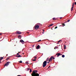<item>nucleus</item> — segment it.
<instances>
[{
	"label": "nucleus",
	"instance_id": "nucleus-17",
	"mask_svg": "<svg viewBox=\"0 0 76 76\" xmlns=\"http://www.w3.org/2000/svg\"><path fill=\"white\" fill-rule=\"evenodd\" d=\"M48 60H49V58H48L46 60V61H48Z\"/></svg>",
	"mask_w": 76,
	"mask_h": 76
},
{
	"label": "nucleus",
	"instance_id": "nucleus-45",
	"mask_svg": "<svg viewBox=\"0 0 76 76\" xmlns=\"http://www.w3.org/2000/svg\"><path fill=\"white\" fill-rule=\"evenodd\" d=\"M49 67H50V66H49Z\"/></svg>",
	"mask_w": 76,
	"mask_h": 76
},
{
	"label": "nucleus",
	"instance_id": "nucleus-36",
	"mask_svg": "<svg viewBox=\"0 0 76 76\" xmlns=\"http://www.w3.org/2000/svg\"><path fill=\"white\" fill-rule=\"evenodd\" d=\"M34 58L36 59V58H37V57H34Z\"/></svg>",
	"mask_w": 76,
	"mask_h": 76
},
{
	"label": "nucleus",
	"instance_id": "nucleus-18",
	"mask_svg": "<svg viewBox=\"0 0 76 76\" xmlns=\"http://www.w3.org/2000/svg\"><path fill=\"white\" fill-rule=\"evenodd\" d=\"M53 25H54L53 24H50V25L49 26H53Z\"/></svg>",
	"mask_w": 76,
	"mask_h": 76
},
{
	"label": "nucleus",
	"instance_id": "nucleus-28",
	"mask_svg": "<svg viewBox=\"0 0 76 76\" xmlns=\"http://www.w3.org/2000/svg\"><path fill=\"white\" fill-rule=\"evenodd\" d=\"M41 41V40H39V41H37V42H40V41Z\"/></svg>",
	"mask_w": 76,
	"mask_h": 76
},
{
	"label": "nucleus",
	"instance_id": "nucleus-34",
	"mask_svg": "<svg viewBox=\"0 0 76 76\" xmlns=\"http://www.w3.org/2000/svg\"><path fill=\"white\" fill-rule=\"evenodd\" d=\"M75 5H76V2H75Z\"/></svg>",
	"mask_w": 76,
	"mask_h": 76
},
{
	"label": "nucleus",
	"instance_id": "nucleus-42",
	"mask_svg": "<svg viewBox=\"0 0 76 76\" xmlns=\"http://www.w3.org/2000/svg\"><path fill=\"white\" fill-rule=\"evenodd\" d=\"M65 22V23H66V22H67V21H66V22Z\"/></svg>",
	"mask_w": 76,
	"mask_h": 76
},
{
	"label": "nucleus",
	"instance_id": "nucleus-49",
	"mask_svg": "<svg viewBox=\"0 0 76 76\" xmlns=\"http://www.w3.org/2000/svg\"><path fill=\"white\" fill-rule=\"evenodd\" d=\"M49 67H48V69H49Z\"/></svg>",
	"mask_w": 76,
	"mask_h": 76
},
{
	"label": "nucleus",
	"instance_id": "nucleus-23",
	"mask_svg": "<svg viewBox=\"0 0 76 76\" xmlns=\"http://www.w3.org/2000/svg\"><path fill=\"white\" fill-rule=\"evenodd\" d=\"M30 72H32V69H30Z\"/></svg>",
	"mask_w": 76,
	"mask_h": 76
},
{
	"label": "nucleus",
	"instance_id": "nucleus-19",
	"mask_svg": "<svg viewBox=\"0 0 76 76\" xmlns=\"http://www.w3.org/2000/svg\"><path fill=\"white\" fill-rule=\"evenodd\" d=\"M2 59H3V57H2L0 59V60H2Z\"/></svg>",
	"mask_w": 76,
	"mask_h": 76
},
{
	"label": "nucleus",
	"instance_id": "nucleus-6",
	"mask_svg": "<svg viewBox=\"0 0 76 76\" xmlns=\"http://www.w3.org/2000/svg\"><path fill=\"white\" fill-rule=\"evenodd\" d=\"M53 56H51L49 60V61H52V60H53Z\"/></svg>",
	"mask_w": 76,
	"mask_h": 76
},
{
	"label": "nucleus",
	"instance_id": "nucleus-43",
	"mask_svg": "<svg viewBox=\"0 0 76 76\" xmlns=\"http://www.w3.org/2000/svg\"><path fill=\"white\" fill-rule=\"evenodd\" d=\"M18 53H20V52H18Z\"/></svg>",
	"mask_w": 76,
	"mask_h": 76
},
{
	"label": "nucleus",
	"instance_id": "nucleus-47",
	"mask_svg": "<svg viewBox=\"0 0 76 76\" xmlns=\"http://www.w3.org/2000/svg\"><path fill=\"white\" fill-rule=\"evenodd\" d=\"M32 64V63H31V64Z\"/></svg>",
	"mask_w": 76,
	"mask_h": 76
},
{
	"label": "nucleus",
	"instance_id": "nucleus-41",
	"mask_svg": "<svg viewBox=\"0 0 76 76\" xmlns=\"http://www.w3.org/2000/svg\"><path fill=\"white\" fill-rule=\"evenodd\" d=\"M59 26H61V25Z\"/></svg>",
	"mask_w": 76,
	"mask_h": 76
},
{
	"label": "nucleus",
	"instance_id": "nucleus-15",
	"mask_svg": "<svg viewBox=\"0 0 76 76\" xmlns=\"http://www.w3.org/2000/svg\"><path fill=\"white\" fill-rule=\"evenodd\" d=\"M61 40H59L58 41V42H57V44H58V42H61Z\"/></svg>",
	"mask_w": 76,
	"mask_h": 76
},
{
	"label": "nucleus",
	"instance_id": "nucleus-10",
	"mask_svg": "<svg viewBox=\"0 0 76 76\" xmlns=\"http://www.w3.org/2000/svg\"><path fill=\"white\" fill-rule=\"evenodd\" d=\"M16 57H22V56L20 55L15 56Z\"/></svg>",
	"mask_w": 76,
	"mask_h": 76
},
{
	"label": "nucleus",
	"instance_id": "nucleus-21",
	"mask_svg": "<svg viewBox=\"0 0 76 76\" xmlns=\"http://www.w3.org/2000/svg\"><path fill=\"white\" fill-rule=\"evenodd\" d=\"M53 20H54L56 19V18H54L53 19Z\"/></svg>",
	"mask_w": 76,
	"mask_h": 76
},
{
	"label": "nucleus",
	"instance_id": "nucleus-31",
	"mask_svg": "<svg viewBox=\"0 0 76 76\" xmlns=\"http://www.w3.org/2000/svg\"><path fill=\"white\" fill-rule=\"evenodd\" d=\"M17 55H19V53H17Z\"/></svg>",
	"mask_w": 76,
	"mask_h": 76
},
{
	"label": "nucleus",
	"instance_id": "nucleus-38",
	"mask_svg": "<svg viewBox=\"0 0 76 76\" xmlns=\"http://www.w3.org/2000/svg\"><path fill=\"white\" fill-rule=\"evenodd\" d=\"M1 33H0V35H1Z\"/></svg>",
	"mask_w": 76,
	"mask_h": 76
},
{
	"label": "nucleus",
	"instance_id": "nucleus-16",
	"mask_svg": "<svg viewBox=\"0 0 76 76\" xmlns=\"http://www.w3.org/2000/svg\"><path fill=\"white\" fill-rule=\"evenodd\" d=\"M62 57H63V58H64V57H65V56H64V55H62Z\"/></svg>",
	"mask_w": 76,
	"mask_h": 76
},
{
	"label": "nucleus",
	"instance_id": "nucleus-9",
	"mask_svg": "<svg viewBox=\"0 0 76 76\" xmlns=\"http://www.w3.org/2000/svg\"><path fill=\"white\" fill-rule=\"evenodd\" d=\"M56 56H57V57H59V56H61V54L60 53H58L56 54Z\"/></svg>",
	"mask_w": 76,
	"mask_h": 76
},
{
	"label": "nucleus",
	"instance_id": "nucleus-25",
	"mask_svg": "<svg viewBox=\"0 0 76 76\" xmlns=\"http://www.w3.org/2000/svg\"><path fill=\"white\" fill-rule=\"evenodd\" d=\"M32 60L33 61H36V59H33Z\"/></svg>",
	"mask_w": 76,
	"mask_h": 76
},
{
	"label": "nucleus",
	"instance_id": "nucleus-29",
	"mask_svg": "<svg viewBox=\"0 0 76 76\" xmlns=\"http://www.w3.org/2000/svg\"><path fill=\"white\" fill-rule=\"evenodd\" d=\"M69 21H70V20H68V21H67V22H69Z\"/></svg>",
	"mask_w": 76,
	"mask_h": 76
},
{
	"label": "nucleus",
	"instance_id": "nucleus-32",
	"mask_svg": "<svg viewBox=\"0 0 76 76\" xmlns=\"http://www.w3.org/2000/svg\"><path fill=\"white\" fill-rule=\"evenodd\" d=\"M53 59L54 60V59H55V58H53Z\"/></svg>",
	"mask_w": 76,
	"mask_h": 76
},
{
	"label": "nucleus",
	"instance_id": "nucleus-35",
	"mask_svg": "<svg viewBox=\"0 0 76 76\" xmlns=\"http://www.w3.org/2000/svg\"><path fill=\"white\" fill-rule=\"evenodd\" d=\"M62 18V17H60V19H61Z\"/></svg>",
	"mask_w": 76,
	"mask_h": 76
},
{
	"label": "nucleus",
	"instance_id": "nucleus-22",
	"mask_svg": "<svg viewBox=\"0 0 76 76\" xmlns=\"http://www.w3.org/2000/svg\"><path fill=\"white\" fill-rule=\"evenodd\" d=\"M29 63H28V62L27 61V62H26V64H28Z\"/></svg>",
	"mask_w": 76,
	"mask_h": 76
},
{
	"label": "nucleus",
	"instance_id": "nucleus-26",
	"mask_svg": "<svg viewBox=\"0 0 76 76\" xmlns=\"http://www.w3.org/2000/svg\"><path fill=\"white\" fill-rule=\"evenodd\" d=\"M9 58H7L6 60H9Z\"/></svg>",
	"mask_w": 76,
	"mask_h": 76
},
{
	"label": "nucleus",
	"instance_id": "nucleus-14",
	"mask_svg": "<svg viewBox=\"0 0 76 76\" xmlns=\"http://www.w3.org/2000/svg\"><path fill=\"white\" fill-rule=\"evenodd\" d=\"M62 26H65V24L64 23L62 24Z\"/></svg>",
	"mask_w": 76,
	"mask_h": 76
},
{
	"label": "nucleus",
	"instance_id": "nucleus-37",
	"mask_svg": "<svg viewBox=\"0 0 76 76\" xmlns=\"http://www.w3.org/2000/svg\"><path fill=\"white\" fill-rule=\"evenodd\" d=\"M43 34H44V31H43V32H42Z\"/></svg>",
	"mask_w": 76,
	"mask_h": 76
},
{
	"label": "nucleus",
	"instance_id": "nucleus-24",
	"mask_svg": "<svg viewBox=\"0 0 76 76\" xmlns=\"http://www.w3.org/2000/svg\"><path fill=\"white\" fill-rule=\"evenodd\" d=\"M21 37V35H19L18 36V37Z\"/></svg>",
	"mask_w": 76,
	"mask_h": 76
},
{
	"label": "nucleus",
	"instance_id": "nucleus-46",
	"mask_svg": "<svg viewBox=\"0 0 76 76\" xmlns=\"http://www.w3.org/2000/svg\"><path fill=\"white\" fill-rule=\"evenodd\" d=\"M6 55H7H7H8V54H7Z\"/></svg>",
	"mask_w": 76,
	"mask_h": 76
},
{
	"label": "nucleus",
	"instance_id": "nucleus-44",
	"mask_svg": "<svg viewBox=\"0 0 76 76\" xmlns=\"http://www.w3.org/2000/svg\"><path fill=\"white\" fill-rule=\"evenodd\" d=\"M1 63V61H0V64Z\"/></svg>",
	"mask_w": 76,
	"mask_h": 76
},
{
	"label": "nucleus",
	"instance_id": "nucleus-8",
	"mask_svg": "<svg viewBox=\"0 0 76 76\" xmlns=\"http://www.w3.org/2000/svg\"><path fill=\"white\" fill-rule=\"evenodd\" d=\"M20 42H21L23 44H24L23 43L25 42L24 41H23L22 39L20 40Z\"/></svg>",
	"mask_w": 76,
	"mask_h": 76
},
{
	"label": "nucleus",
	"instance_id": "nucleus-1",
	"mask_svg": "<svg viewBox=\"0 0 76 76\" xmlns=\"http://www.w3.org/2000/svg\"><path fill=\"white\" fill-rule=\"evenodd\" d=\"M38 72V71L37 70H34L33 71V73L31 74V75L32 76H39V74L37 73H37Z\"/></svg>",
	"mask_w": 76,
	"mask_h": 76
},
{
	"label": "nucleus",
	"instance_id": "nucleus-40",
	"mask_svg": "<svg viewBox=\"0 0 76 76\" xmlns=\"http://www.w3.org/2000/svg\"><path fill=\"white\" fill-rule=\"evenodd\" d=\"M43 32H44V30H43Z\"/></svg>",
	"mask_w": 76,
	"mask_h": 76
},
{
	"label": "nucleus",
	"instance_id": "nucleus-39",
	"mask_svg": "<svg viewBox=\"0 0 76 76\" xmlns=\"http://www.w3.org/2000/svg\"><path fill=\"white\" fill-rule=\"evenodd\" d=\"M17 76H20V75H18Z\"/></svg>",
	"mask_w": 76,
	"mask_h": 76
},
{
	"label": "nucleus",
	"instance_id": "nucleus-27",
	"mask_svg": "<svg viewBox=\"0 0 76 76\" xmlns=\"http://www.w3.org/2000/svg\"><path fill=\"white\" fill-rule=\"evenodd\" d=\"M57 26H56V27L55 28V29H57Z\"/></svg>",
	"mask_w": 76,
	"mask_h": 76
},
{
	"label": "nucleus",
	"instance_id": "nucleus-3",
	"mask_svg": "<svg viewBox=\"0 0 76 76\" xmlns=\"http://www.w3.org/2000/svg\"><path fill=\"white\" fill-rule=\"evenodd\" d=\"M47 61H45L43 63V67H45L47 66Z\"/></svg>",
	"mask_w": 76,
	"mask_h": 76
},
{
	"label": "nucleus",
	"instance_id": "nucleus-2",
	"mask_svg": "<svg viewBox=\"0 0 76 76\" xmlns=\"http://www.w3.org/2000/svg\"><path fill=\"white\" fill-rule=\"evenodd\" d=\"M41 25V24L39 23H37V24H36L34 27V28L36 30H37L38 28H39V26Z\"/></svg>",
	"mask_w": 76,
	"mask_h": 76
},
{
	"label": "nucleus",
	"instance_id": "nucleus-33",
	"mask_svg": "<svg viewBox=\"0 0 76 76\" xmlns=\"http://www.w3.org/2000/svg\"><path fill=\"white\" fill-rule=\"evenodd\" d=\"M50 63V61L47 62V63Z\"/></svg>",
	"mask_w": 76,
	"mask_h": 76
},
{
	"label": "nucleus",
	"instance_id": "nucleus-11",
	"mask_svg": "<svg viewBox=\"0 0 76 76\" xmlns=\"http://www.w3.org/2000/svg\"><path fill=\"white\" fill-rule=\"evenodd\" d=\"M39 45H38L37 46V47H36L37 49H39Z\"/></svg>",
	"mask_w": 76,
	"mask_h": 76
},
{
	"label": "nucleus",
	"instance_id": "nucleus-12",
	"mask_svg": "<svg viewBox=\"0 0 76 76\" xmlns=\"http://www.w3.org/2000/svg\"><path fill=\"white\" fill-rule=\"evenodd\" d=\"M58 48V47L57 46H56L54 48L55 50H56V49H57Z\"/></svg>",
	"mask_w": 76,
	"mask_h": 76
},
{
	"label": "nucleus",
	"instance_id": "nucleus-5",
	"mask_svg": "<svg viewBox=\"0 0 76 76\" xmlns=\"http://www.w3.org/2000/svg\"><path fill=\"white\" fill-rule=\"evenodd\" d=\"M9 62H7L6 63V64H5V65H4V67H5V66H8V65H9Z\"/></svg>",
	"mask_w": 76,
	"mask_h": 76
},
{
	"label": "nucleus",
	"instance_id": "nucleus-7",
	"mask_svg": "<svg viewBox=\"0 0 76 76\" xmlns=\"http://www.w3.org/2000/svg\"><path fill=\"white\" fill-rule=\"evenodd\" d=\"M17 34H18V35H20L22 33L20 31H16Z\"/></svg>",
	"mask_w": 76,
	"mask_h": 76
},
{
	"label": "nucleus",
	"instance_id": "nucleus-48",
	"mask_svg": "<svg viewBox=\"0 0 76 76\" xmlns=\"http://www.w3.org/2000/svg\"><path fill=\"white\" fill-rule=\"evenodd\" d=\"M9 63H10V62H9Z\"/></svg>",
	"mask_w": 76,
	"mask_h": 76
},
{
	"label": "nucleus",
	"instance_id": "nucleus-20",
	"mask_svg": "<svg viewBox=\"0 0 76 76\" xmlns=\"http://www.w3.org/2000/svg\"><path fill=\"white\" fill-rule=\"evenodd\" d=\"M19 63H22V61H19Z\"/></svg>",
	"mask_w": 76,
	"mask_h": 76
},
{
	"label": "nucleus",
	"instance_id": "nucleus-30",
	"mask_svg": "<svg viewBox=\"0 0 76 76\" xmlns=\"http://www.w3.org/2000/svg\"><path fill=\"white\" fill-rule=\"evenodd\" d=\"M27 70H30V69L28 68Z\"/></svg>",
	"mask_w": 76,
	"mask_h": 76
},
{
	"label": "nucleus",
	"instance_id": "nucleus-4",
	"mask_svg": "<svg viewBox=\"0 0 76 76\" xmlns=\"http://www.w3.org/2000/svg\"><path fill=\"white\" fill-rule=\"evenodd\" d=\"M74 5H75V3H73L72 4V7L71 8V11H73V7H74Z\"/></svg>",
	"mask_w": 76,
	"mask_h": 76
},
{
	"label": "nucleus",
	"instance_id": "nucleus-13",
	"mask_svg": "<svg viewBox=\"0 0 76 76\" xmlns=\"http://www.w3.org/2000/svg\"><path fill=\"white\" fill-rule=\"evenodd\" d=\"M66 48V45H64V48L65 50Z\"/></svg>",
	"mask_w": 76,
	"mask_h": 76
}]
</instances>
